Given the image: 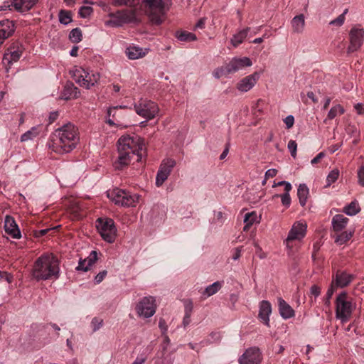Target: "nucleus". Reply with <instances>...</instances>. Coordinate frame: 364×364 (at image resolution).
<instances>
[{
	"label": "nucleus",
	"instance_id": "1",
	"mask_svg": "<svg viewBox=\"0 0 364 364\" xmlns=\"http://www.w3.org/2000/svg\"><path fill=\"white\" fill-rule=\"evenodd\" d=\"M118 156L114 162L115 169L122 170L129 166L134 159L136 161L141 159L140 151L144 146V141L137 135H122L117 142Z\"/></svg>",
	"mask_w": 364,
	"mask_h": 364
},
{
	"label": "nucleus",
	"instance_id": "2",
	"mask_svg": "<svg viewBox=\"0 0 364 364\" xmlns=\"http://www.w3.org/2000/svg\"><path fill=\"white\" fill-rule=\"evenodd\" d=\"M79 142L78 128L71 123H68L55 130L49 147L53 151L63 154L71 152Z\"/></svg>",
	"mask_w": 364,
	"mask_h": 364
},
{
	"label": "nucleus",
	"instance_id": "3",
	"mask_svg": "<svg viewBox=\"0 0 364 364\" xmlns=\"http://www.w3.org/2000/svg\"><path fill=\"white\" fill-rule=\"evenodd\" d=\"M59 261L53 253H43L33 263L31 275L37 281L58 279Z\"/></svg>",
	"mask_w": 364,
	"mask_h": 364
},
{
	"label": "nucleus",
	"instance_id": "4",
	"mask_svg": "<svg viewBox=\"0 0 364 364\" xmlns=\"http://www.w3.org/2000/svg\"><path fill=\"white\" fill-rule=\"evenodd\" d=\"M307 232V223L304 220L296 221L290 228L287 238L284 240L287 252L289 256L294 255L295 242H301L306 236Z\"/></svg>",
	"mask_w": 364,
	"mask_h": 364
},
{
	"label": "nucleus",
	"instance_id": "5",
	"mask_svg": "<svg viewBox=\"0 0 364 364\" xmlns=\"http://www.w3.org/2000/svg\"><path fill=\"white\" fill-rule=\"evenodd\" d=\"M70 74L76 83L86 89L91 88L97 83L100 78L98 72L78 66L75 67L70 71Z\"/></svg>",
	"mask_w": 364,
	"mask_h": 364
},
{
	"label": "nucleus",
	"instance_id": "6",
	"mask_svg": "<svg viewBox=\"0 0 364 364\" xmlns=\"http://www.w3.org/2000/svg\"><path fill=\"white\" fill-rule=\"evenodd\" d=\"M355 306L346 291L340 293L336 299V317L342 323L347 322Z\"/></svg>",
	"mask_w": 364,
	"mask_h": 364
},
{
	"label": "nucleus",
	"instance_id": "7",
	"mask_svg": "<svg viewBox=\"0 0 364 364\" xmlns=\"http://www.w3.org/2000/svg\"><path fill=\"white\" fill-rule=\"evenodd\" d=\"M107 197L116 205L130 207L139 203V196L122 189L115 188L107 192Z\"/></svg>",
	"mask_w": 364,
	"mask_h": 364
},
{
	"label": "nucleus",
	"instance_id": "8",
	"mask_svg": "<svg viewBox=\"0 0 364 364\" xmlns=\"http://www.w3.org/2000/svg\"><path fill=\"white\" fill-rule=\"evenodd\" d=\"M107 16L109 19L105 21V25L112 28L120 27L136 20V14L133 10H118L116 12H109Z\"/></svg>",
	"mask_w": 364,
	"mask_h": 364
},
{
	"label": "nucleus",
	"instance_id": "9",
	"mask_svg": "<svg viewBox=\"0 0 364 364\" xmlns=\"http://www.w3.org/2000/svg\"><path fill=\"white\" fill-rule=\"evenodd\" d=\"M127 106H116L108 108L106 116V123L112 127H117L120 129L127 128V115L124 109Z\"/></svg>",
	"mask_w": 364,
	"mask_h": 364
},
{
	"label": "nucleus",
	"instance_id": "10",
	"mask_svg": "<svg viewBox=\"0 0 364 364\" xmlns=\"http://www.w3.org/2000/svg\"><path fill=\"white\" fill-rule=\"evenodd\" d=\"M134 107L136 113L146 120L155 118L160 110L156 102L146 99H140L134 104Z\"/></svg>",
	"mask_w": 364,
	"mask_h": 364
},
{
	"label": "nucleus",
	"instance_id": "11",
	"mask_svg": "<svg viewBox=\"0 0 364 364\" xmlns=\"http://www.w3.org/2000/svg\"><path fill=\"white\" fill-rule=\"evenodd\" d=\"M96 227L104 240L112 243L117 236V228L114 222L111 218H98Z\"/></svg>",
	"mask_w": 364,
	"mask_h": 364
},
{
	"label": "nucleus",
	"instance_id": "12",
	"mask_svg": "<svg viewBox=\"0 0 364 364\" xmlns=\"http://www.w3.org/2000/svg\"><path fill=\"white\" fill-rule=\"evenodd\" d=\"M24 48L18 42H13L6 50L3 57L2 63L8 70L14 63L17 62L21 57Z\"/></svg>",
	"mask_w": 364,
	"mask_h": 364
},
{
	"label": "nucleus",
	"instance_id": "13",
	"mask_svg": "<svg viewBox=\"0 0 364 364\" xmlns=\"http://www.w3.org/2000/svg\"><path fill=\"white\" fill-rule=\"evenodd\" d=\"M149 9L151 21L156 24H161L164 21V3L162 0H144Z\"/></svg>",
	"mask_w": 364,
	"mask_h": 364
},
{
	"label": "nucleus",
	"instance_id": "14",
	"mask_svg": "<svg viewBox=\"0 0 364 364\" xmlns=\"http://www.w3.org/2000/svg\"><path fill=\"white\" fill-rule=\"evenodd\" d=\"M364 42V28L360 24L353 26L349 31V46L348 53L358 50Z\"/></svg>",
	"mask_w": 364,
	"mask_h": 364
},
{
	"label": "nucleus",
	"instance_id": "15",
	"mask_svg": "<svg viewBox=\"0 0 364 364\" xmlns=\"http://www.w3.org/2000/svg\"><path fill=\"white\" fill-rule=\"evenodd\" d=\"M155 299L152 296H145L141 299L136 306L139 316L144 318L151 317L156 312Z\"/></svg>",
	"mask_w": 364,
	"mask_h": 364
},
{
	"label": "nucleus",
	"instance_id": "16",
	"mask_svg": "<svg viewBox=\"0 0 364 364\" xmlns=\"http://www.w3.org/2000/svg\"><path fill=\"white\" fill-rule=\"evenodd\" d=\"M262 354L258 348L252 347L247 349L239 358L240 364H260Z\"/></svg>",
	"mask_w": 364,
	"mask_h": 364
},
{
	"label": "nucleus",
	"instance_id": "17",
	"mask_svg": "<svg viewBox=\"0 0 364 364\" xmlns=\"http://www.w3.org/2000/svg\"><path fill=\"white\" fill-rule=\"evenodd\" d=\"M252 65V60L247 57L234 58L226 64L227 71L229 73H236L245 67H250Z\"/></svg>",
	"mask_w": 364,
	"mask_h": 364
},
{
	"label": "nucleus",
	"instance_id": "18",
	"mask_svg": "<svg viewBox=\"0 0 364 364\" xmlns=\"http://www.w3.org/2000/svg\"><path fill=\"white\" fill-rule=\"evenodd\" d=\"M4 230L12 238L19 239L21 237V231L14 218L11 215H6L4 219Z\"/></svg>",
	"mask_w": 364,
	"mask_h": 364
},
{
	"label": "nucleus",
	"instance_id": "19",
	"mask_svg": "<svg viewBox=\"0 0 364 364\" xmlns=\"http://www.w3.org/2000/svg\"><path fill=\"white\" fill-rule=\"evenodd\" d=\"M259 79V74L254 73L252 75L246 76L238 82L237 89L241 92H246L250 90L257 83Z\"/></svg>",
	"mask_w": 364,
	"mask_h": 364
},
{
	"label": "nucleus",
	"instance_id": "20",
	"mask_svg": "<svg viewBox=\"0 0 364 364\" xmlns=\"http://www.w3.org/2000/svg\"><path fill=\"white\" fill-rule=\"evenodd\" d=\"M38 0H12L11 6L14 9L21 13H25L33 8Z\"/></svg>",
	"mask_w": 364,
	"mask_h": 364
},
{
	"label": "nucleus",
	"instance_id": "21",
	"mask_svg": "<svg viewBox=\"0 0 364 364\" xmlns=\"http://www.w3.org/2000/svg\"><path fill=\"white\" fill-rule=\"evenodd\" d=\"M272 313V305L269 301L263 300L259 303V318L267 326H269V316Z\"/></svg>",
	"mask_w": 364,
	"mask_h": 364
},
{
	"label": "nucleus",
	"instance_id": "22",
	"mask_svg": "<svg viewBox=\"0 0 364 364\" xmlns=\"http://www.w3.org/2000/svg\"><path fill=\"white\" fill-rule=\"evenodd\" d=\"M353 275L346 272H337L332 284L337 287H345L353 280Z\"/></svg>",
	"mask_w": 364,
	"mask_h": 364
},
{
	"label": "nucleus",
	"instance_id": "23",
	"mask_svg": "<svg viewBox=\"0 0 364 364\" xmlns=\"http://www.w3.org/2000/svg\"><path fill=\"white\" fill-rule=\"evenodd\" d=\"M149 48H142L136 46H130L126 49V55L129 59L136 60L144 57L148 53Z\"/></svg>",
	"mask_w": 364,
	"mask_h": 364
},
{
	"label": "nucleus",
	"instance_id": "24",
	"mask_svg": "<svg viewBox=\"0 0 364 364\" xmlns=\"http://www.w3.org/2000/svg\"><path fill=\"white\" fill-rule=\"evenodd\" d=\"M80 91L73 83H67L60 95V98L69 100L71 99H75L79 97Z\"/></svg>",
	"mask_w": 364,
	"mask_h": 364
},
{
	"label": "nucleus",
	"instance_id": "25",
	"mask_svg": "<svg viewBox=\"0 0 364 364\" xmlns=\"http://www.w3.org/2000/svg\"><path fill=\"white\" fill-rule=\"evenodd\" d=\"M279 311L281 316L284 319L294 316V310L282 298L278 299Z\"/></svg>",
	"mask_w": 364,
	"mask_h": 364
},
{
	"label": "nucleus",
	"instance_id": "26",
	"mask_svg": "<svg viewBox=\"0 0 364 364\" xmlns=\"http://www.w3.org/2000/svg\"><path fill=\"white\" fill-rule=\"evenodd\" d=\"M349 219L343 215H336L332 218L333 230L336 232H341L346 227Z\"/></svg>",
	"mask_w": 364,
	"mask_h": 364
},
{
	"label": "nucleus",
	"instance_id": "27",
	"mask_svg": "<svg viewBox=\"0 0 364 364\" xmlns=\"http://www.w3.org/2000/svg\"><path fill=\"white\" fill-rule=\"evenodd\" d=\"M293 33H301L305 28V17L304 14L294 16L291 21Z\"/></svg>",
	"mask_w": 364,
	"mask_h": 364
},
{
	"label": "nucleus",
	"instance_id": "28",
	"mask_svg": "<svg viewBox=\"0 0 364 364\" xmlns=\"http://www.w3.org/2000/svg\"><path fill=\"white\" fill-rule=\"evenodd\" d=\"M261 220V216L258 215L255 211H252L245 214L244 218L245 226L244 231H248L250 228L254 224H259Z\"/></svg>",
	"mask_w": 364,
	"mask_h": 364
},
{
	"label": "nucleus",
	"instance_id": "29",
	"mask_svg": "<svg viewBox=\"0 0 364 364\" xmlns=\"http://www.w3.org/2000/svg\"><path fill=\"white\" fill-rule=\"evenodd\" d=\"M249 31L250 28H246L245 29L239 31L237 33L233 35L232 38L230 40L231 44L234 47H237L246 38Z\"/></svg>",
	"mask_w": 364,
	"mask_h": 364
},
{
	"label": "nucleus",
	"instance_id": "30",
	"mask_svg": "<svg viewBox=\"0 0 364 364\" xmlns=\"http://www.w3.org/2000/svg\"><path fill=\"white\" fill-rule=\"evenodd\" d=\"M73 220H79L83 216L82 208L78 203H72L68 209Z\"/></svg>",
	"mask_w": 364,
	"mask_h": 364
},
{
	"label": "nucleus",
	"instance_id": "31",
	"mask_svg": "<svg viewBox=\"0 0 364 364\" xmlns=\"http://www.w3.org/2000/svg\"><path fill=\"white\" fill-rule=\"evenodd\" d=\"M176 165V161L172 159H166L162 161L159 171H161L162 173H165L168 176L170 175L172 168Z\"/></svg>",
	"mask_w": 364,
	"mask_h": 364
},
{
	"label": "nucleus",
	"instance_id": "32",
	"mask_svg": "<svg viewBox=\"0 0 364 364\" xmlns=\"http://www.w3.org/2000/svg\"><path fill=\"white\" fill-rule=\"evenodd\" d=\"M176 37L180 41L191 42L197 40L196 34L186 31H178L176 33Z\"/></svg>",
	"mask_w": 364,
	"mask_h": 364
},
{
	"label": "nucleus",
	"instance_id": "33",
	"mask_svg": "<svg viewBox=\"0 0 364 364\" xmlns=\"http://www.w3.org/2000/svg\"><path fill=\"white\" fill-rule=\"evenodd\" d=\"M346 215L353 216L358 214L360 211L358 202L355 200L343 208V210Z\"/></svg>",
	"mask_w": 364,
	"mask_h": 364
},
{
	"label": "nucleus",
	"instance_id": "34",
	"mask_svg": "<svg viewBox=\"0 0 364 364\" xmlns=\"http://www.w3.org/2000/svg\"><path fill=\"white\" fill-rule=\"evenodd\" d=\"M309 195V188L305 184H300L297 190V196L299 203L301 206H304Z\"/></svg>",
	"mask_w": 364,
	"mask_h": 364
},
{
	"label": "nucleus",
	"instance_id": "35",
	"mask_svg": "<svg viewBox=\"0 0 364 364\" xmlns=\"http://www.w3.org/2000/svg\"><path fill=\"white\" fill-rule=\"evenodd\" d=\"M344 112H345V109L343 108V106H341L339 104L336 105L330 109V110L327 114V117L325 119V122L327 119L331 120V119H334L336 117H337L338 115H342L343 114H344Z\"/></svg>",
	"mask_w": 364,
	"mask_h": 364
},
{
	"label": "nucleus",
	"instance_id": "36",
	"mask_svg": "<svg viewBox=\"0 0 364 364\" xmlns=\"http://www.w3.org/2000/svg\"><path fill=\"white\" fill-rule=\"evenodd\" d=\"M221 287L222 284L220 282H215L205 288L203 295L206 297L210 296L217 293Z\"/></svg>",
	"mask_w": 364,
	"mask_h": 364
},
{
	"label": "nucleus",
	"instance_id": "37",
	"mask_svg": "<svg viewBox=\"0 0 364 364\" xmlns=\"http://www.w3.org/2000/svg\"><path fill=\"white\" fill-rule=\"evenodd\" d=\"M353 236L351 232L344 231L338 234L335 238V242L341 245L348 242Z\"/></svg>",
	"mask_w": 364,
	"mask_h": 364
},
{
	"label": "nucleus",
	"instance_id": "38",
	"mask_svg": "<svg viewBox=\"0 0 364 364\" xmlns=\"http://www.w3.org/2000/svg\"><path fill=\"white\" fill-rule=\"evenodd\" d=\"M39 134L37 127H32L30 130L23 134L21 136V141H27L32 140Z\"/></svg>",
	"mask_w": 364,
	"mask_h": 364
},
{
	"label": "nucleus",
	"instance_id": "39",
	"mask_svg": "<svg viewBox=\"0 0 364 364\" xmlns=\"http://www.w3.org/2000/svg\"><path fill=\"white\" fill-rule=\"evenodd\" d=\"M340 171L338 168L333 169L326 177V185L325 187H329L332 183H335L339 177Z\"/></svg>",
	"mask_w": 364,
	"mask_h": 364
},
{
	"label": "nucleus",
	"instance_id": "40",
	"mask_svg": "<svg viewBox=\"0 0 364 364\" xmlns=\"http://www.w3.org/2000/svg\"><path fill=\"white\" fill-rule=\"evenodd\" d=\"M348 9H346L343 12L339 15L336 18L330 21L329 24L331 26H334L336 27H341L345 22L346 15L348 14Z\"/></svg>",
	"mask_w": 364,
	"mask_h": 364
},
{
	"label": "nucleus",
	"instance_id": "41",
	"mask_svg": "<svg viewBox=\"0 0 364 364\" xmlns=\"http://www.w3.org/2000/svg\"><path fill=\"white\" fill-rule=\"evenodd\" d=\"M59 21L61 23L67 25L72 21L71 12L69 11L61 10L59 12Z\"/></svg>",
	"mask_w": 364,
	"mask_h": 364
},
{
	"label": "nucleus",
	"instance_id": "42",
	"mask_svg": "<svg viewBox=\"0 0 364 364\" xmlns=\"http://www.w3.org/2000/svg\"><path fill=\"white\" fill-rule=\"evenodd\" d=\"M82 31L78 28L73 29L70 31V35H69L70 39L73 43H79L80 41H82Z\"/></svg>",
	"mask_w": 364,
	"mask_h": 364
},
{
	"label": "nucleus",
	"instance_id": "43",
	"mask_svg": "<svg viewBox=\"0 0 364 364\" xmlns=\"http://www.w3.org/2000/svg\"><path fill=\"white\" fill-rule=\"evenodd\" d=\"M136 0H112V4L115 6H133Z\"/></svg>",
	"mask_w": 364,
	"mask_h": 364
},
{
	"label": "nucleus",
	"instance_id": "44",
	"mask_svg": "<svg viewBox=\"0 0 364 364\" xmlns=\"http://www.w3.org/2000/svg\"><path fill=\"white\" fill-rule=\"evenodd\" d=\"M86 261L87 266L88 269L91 266H92L95 262L97 260V253L96 251H92L89 256L85 259Z\"/></svg>",
	"mask_w": 364,
	"mask_h": 364
},
{
	"label": "nucleus",
	"instance_id": "45",
	"mask_svg": "<svg viewBox=\"0 0 364 364\" xmlns=\"http://www.w3.org/2000/svg\"><path fill=\"white\" fill-rule=\"evenodd\" d=\"M93 12V9L91 6H82L79 9V15L81 18H87Z\"/></svg>",
	"mask_w": 364,
	"mask_h": 364
},
{
	"label": "nucleus",
	"instance_id": "46",
	"mask_svg": "<svg viewBox=\"0 0 364 364\" xmlns=\"http://www.w3.org/2000/svg\"><path fill=\"white\" fill-rule=\"evenodd\" d=\"M168 176L165 173H162L161 171H158L156 178V185L157 186H161L164 181L168 178Z\"/></svg>",
	"mask_w": 364,
	"mask_h": 364
},
{
	"label": "nucleus",
	"instance_id": "47",
	"mask_svg": "<svg viewBox=\"0 0 364 364\" xmlns=\"http://www.w3.org/2000/svg\"><path fill=\"white\" fill-rule=\"evenodd\" d=\"M228 74H230V73H228V71H227V65H226L224 67H221L220 68L216 69L213 72V76L215 78H220V77H222L223 75H227Z\"/></svg>",
	"mask_w": 364,
	"mask_h": 364
},
{
	"label": "nucleus",
	"instance_id": "48",
	"mask_svg": "<svg viewBox=\"0 0 364 364\" xmlns=\"http://www.w3.org/2000/svg\"><path fill=\"white\" fill-rule=\"evenodd\" d=\"M102 323H103L102 319L97 318V317L93 318L92 320V322H91V326L92 327L93 331H96L99 330L102 327Z\"/></svg>",
	"mask_w": 364,
	"mask_h": 364
},
{
	"label": "nucleus",
	"instance_id": "49",
	"mask_svg": "<svg viewBox=\"0 0 364 364\" xmlns=\"http://www.w3.org/2000/svg\"><path fill=\"white\" fill-rule=\"evenodd\" d=\"M288 149L293 158L296 156L297 144L294 140H290L288 143Z\"/></svg>",
	"mask_w": 364,
	"mask_h": 364
},
{
	"label": "nucleus",
	"instance_id": "50",
	"mask_svg": "<svg viewBox=\"0 0 364 364\" xmlns=\"http://www.w3.org/2000/svg\"><path fill=\"white\" fill-rule=\"evenodd\" d=\"M279 197L281 198L282 203L287 208L289 207L291 204L289 192H285L284 194L279 195Z\"/></svg>",
	"mask_w": 364,
	"mask_h": 364
},
{
	"label": "nucleus",
	"instance_id": "51",
	"mask_svg": "<svg viewBox=\"0 0 364 364\" xmlns=\"http://www.w3.org/2000/svg\"><path fill=\"white\" fill-rule=\"evenodd\" d=\"M358 183L364 187V165H362L358 171Z\"/></svg>",
	"mask_w": 364,
	"mask_h": 364
},
{
	"label": "nucleus",
	"instance_id": "52",
	"mask_svg": "<svg viewBox=\"0 0 364 364\" xmlns=\"http://www.w3.org/2000/svg\"><path fill=\"white\" fill-rule=\"evenodd\" d=\"M281 186H284L285 192H289L292 188L291 183L287 181H279L277 183H274L273 185V187Z\"/></svg>",
	"mask_w": 364,
	"mask_h": 364
},
{
	"label": "nucleus",
	"instance_id": "53",
	"mask_svg": "<svg viewBox=\"0 0 364 364\" xmlns=\"http://www.w3.org/2000/svg\"><path fill=\"white\" fill-rule=\"evenodd\" d=\"M107 274V272L106 270H103L100 272H99L95 277V282L96 284H100L103 281V279L105 278V277Z\"/></svg>",
	"mask_w": 364,
	"mask_h": 364
},
{
	"label": "nucleus",
	"instance_id": "54",
	"mask_svg": "<svg viewBox=\"0 0 364 364\" xmlns=\"http://www.w3.org/2000/svg\"><path fill=\"white\" fill-rule=\"evenodd\" d=\"M284 122L285 123L287 128L290 129L294 124V117L292 115H289L284 119Z\"/></svg>",
	"mask_w": 364,
	"mask_h": 364
},
{
	"label": "nucleus",
	"instance_id": "55",
	"mask_svg": "<svg viewBox=\"0 0 364 364\" xmlns=\"http://www.w3.org/2000/svg\"><path fill=\"white\" fill-rule=\"evenodd\" d=\"M334 285L332 284L331 287L328 289L326 294V304L329 305L330 304V299L333 294L334 291Z\"/></svg>",
	"mask_w": 364,
	"mask_h": 364
},
{
	"label": "nucleus",
	"instance_id": "56",
	"mask_svg": "<svg viewBox=\"0 0 364 364\" xmlns=\"http://www.w3.org/2000/svg\"><path fill=\"white\" fill-rule=\"evenodd\" d=\"M76 269L79 270V271L81 270L83 272H87L88 270V267L87 266L86 261L85 259H80L79 261V263H78L77 267H76Z\"/></svg>",
	"mask_w": 364,
	"mask_h": 364
},
{
	"label": "nucleus",
	"instance_id": "57",
	"mask_svg": "<svg viewBox=\"0 0 364 364\" xmlns=\"http://www.w3.org/2000/svg\"><path fill=\"white\" fill-rule=\"evenodd\" d=\"M354 109L358 115L364 114V104L360 102L356 103L354 105Z\"/></svg>",
	"mask_w": 364,
	"mask_h": 364
},
{
	"label": "nucleus",
	"instance_id": "58",
	"mask_svg": "<svg viewBox=\"0 0 364 364\" xmlns=\"http://www.w3.org/2000/svg\"><path fill=\"white\" fill-rule=\"evenodd\" d=\"M310 293L311 295L317 297L321 294V288L317 285H313L310 289Z\"/></svg>",
	"mask_w": 364,
	"mask_h": 364
},
{
	"label": "nucleus",
	"instance_id": "59",
	"mask_svg": "<svg viewBox=\"0 0 364 364\" xmlns=\"http://www.w3.org/2000/svg\"><path fill=\"white\" fill-rule=\"evenodd\" d=\"M159 327L160 328V329L162 331V334L163 335H165L167 330H168V326L166 325V323L164 319L163 318H161L159 320Z\"/></svg>",
	"mask_w": 364,
	"mask_h": 364
},
{
	"label": "nucleus",
	"instance_id": "60",
	"mask_svg": "<svg viewBox=\"0 0 364 364\" xmlns=\"http://www.w3.org/2000/svg\"><path fill=\"white\" fill-rule=\"evenodd\" d=\"M325 156V154L323 152L318 153L313 159L311 161V164L312 165H316L318 164L321 159H322Z\"/></svg>",
	"mask_w": 364,
	"mask_h": 364
},
{
	"label": "nucleus",
	"instance_id": "61",
	"mask_svg": "<svg viewBox=\"0 0 364 364\" xmlns=\"http://www.w3.org/2000/svg\"><path fill=\"white\" fill-rule=\"evenodd\" d=\"M193 308V303L191 301H186V303H185V314L191 315Z\"/></svg>",
	"mask_w": 364,
	"mask_h": 364
},
{
	"label": "nucleus",
	"instance_id": "62",
	"mask_svg": "<svg viewBox=\"0 0 364 364\" xmlns=\"http://www.w3.org/2000/svg\"><path fill=\"white\" fill-rule=\"evenodd\" d=\"M277 173V171L274 168H270V169H268L266 173H265V177L267 178H273L274 177Z\"/></svg>",
	"mask_w": 364,
	"mask_h": 364
},
{
	"label": "nucleus",
	"instance_id": "63",
	"mask_svg": "<svg viewBox=\"0 0 364 364\" xmlns=\"http://www.w3.org/2000/svg\"><path fill=\"white\" fill-rule=\"evenodd\" d=\"M169 344H170V339H169L168 336L166 334L164 335V341L162 343V348H163L164 351L167 350V348L169 346Z\"/></svg>",
	"mask_w": 364,
	"mask_h": 364
},
{
	"label": "nucleus",
	"instance_id": "64",
	"mask_svg": "<svg viewBox=\"0 0 364 364\" xmlns=\"http://www.w3.org/2000/svg\"><path fill=\"white\" fill-rule=\"evenodd\" d=\"M205 18H200L195 26L196 28H203L205 27Z\"/></svg>",
	"mask_w": 364,
	"mask_h": 364
}]
</instances>
